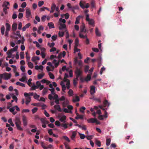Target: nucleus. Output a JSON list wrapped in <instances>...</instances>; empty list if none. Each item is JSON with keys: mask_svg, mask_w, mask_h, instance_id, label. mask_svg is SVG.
<instances>
[{"mask_svg": "<svg viewBox=\"0 0 149 149\" xmlns=\"http://www.w3.org/2000/svg\"><path fill=\"white\" fill-rule=\"evenodd\" d=\"M68 77V74L65 73L63 81H62L60 83V84L62 88V90L64 92L66 90V88L68 89H69L70 88V81L67 79Z\"/></svg>", "mask_w": 149, "mask_h": 149, "instance_id": "obj_1", "label": "nucleus"}, {"mask_svg": "<svg viewBox=\"0 0 149 149\" xmlns=\"http://www.w3.org/2000/svg\"><path fill=\"white\" fill-rule=\"evenodd\" d=\"M18 48V46L16 45L14 48L8 50L7 53V54L8 55L7 57L8 58H14L15 57V54H13V53L14 52L17 51Z\"/></svg>", "mask_w": 149, "mask_h": 149, "instance_id": "obj_2", "label": "nucleus"}, {"mask_svg": "<svg viewBox=\"0 0 149 149\" xmlns=\"http://www.w3.org/2000/svg\"><path fill=\"white\" fill-rule=\"evenodd\" d=\"M59 22L60 25V26L59 27V29L62 30L64 29L65 30L66 29V26L65 24V23L66 22L65 19L62 18H60L59 20Z\"/></svg>", "mask_w": 149, "mask_h": 149, "instance_id": "obj_3", "label": "nucleus"}, {"mask_svg": "<svg viewBox=\"0 0 149 149\" xmlns=\"http://www.w3.org/2000/svg\"><path fill=\"white\" fill-rule=\"evenodd\" d=\"M94 109H95V110H96V111H94V116H95L96 114H97L99 115L101 114V111L100 109H101L102 110L106 111V109L103 108L102 106H95L94 107Z\"/></svg>", "mask_w": 149, "mask_h": 149, "instance_id": "obj_4", "label": "nucleus"}, {"mask_svg": "<svg viewBox=\"0 0 149 149\" xmlns=\"http://www.w3.org/2000/svg\"><path fill=\"white\" fill-rule=\"evenodd\" d=\"M10 3L8 1H5L3 2L2 6L3 7V11L5 14H7L8 13L7 10L9 9V6H10Z\"/></svg>", "mask_w": 149, "mask_h": 149, "instance_id": "obj_5", "label": "nucleus"}, {"mask_svg": "<svg viewBox=\"0 0 149 149\" xmlns=\"http://www.w3.org/2000/svg\"><path fill=\"white\" fill-rule=\"evenodd\" d=\"M11 76V75L10 73H4L3 74H0V77L1 78H3L4 79L6 80L9 79Z\"/></svg>", "mask_w": 149, "mask_h": 149, "instance_id": "obj_6", "label": "nucleus"}, {"mask_svg": "<svg viewBox=\"0 0 149 149\" xmlns=\"http://www.w3.org/2000/svg\"><path fill=\"white\" fill-rule=\"evenodd\" d=\"M6 30L5 33V36L8 37V36L9 32L10 30L11 26L8 23H6Z\"/></svg>", "mask_w": 149, "mask_h": 149, "instance_id": "obj_7", "label": "nucleus"}, {"mask_svg": "<svg viewBox=\"0 0 149 149\" xmlns=\"http://www.w3.org/2000/svg\"><path fill=\"white\" fill-rule=\"evenodd\" d=\"M59 121L63 123H65L66 117L65 115L63 114H60L58 115Z\"/></svg>", "mask_w": 149, "mask_h": 149, "instance_id": "obj_8", "label": "nucleus"}, {"mask_svg": "<svg viewBox=\"0 0 149 149\" xmlns=\"http://www.w3.org/2000/svg\"><path fill=\"white\" fill-rule=\"evenodd\" d=\"M24 95L26 97V101L25 103L27 105L31 101V97L29 94L26 93H24Z\"/></svg>", "mask_w": 149, "mask_h": 149, "instance_id": "obj_9", "label": "nucleus"}, {"mask_svg": "<svg viewBox=\"0 0 149 149\" xmlns=\"http://www.w3.org/2000/svg\"><path fill=\"white\" fill-rule=\"evenodd\" d=\"M86 20L88 22V24L90 26H92L93 25V20L89 18V15L88 14H86Z\"/></svg>", "mask_w": 149, "mask_h": 149, "instance_id": "obj_10", "label": "nucleus"}, {"mask_svg": "<svg viewBox=\"0 0 149 149\" xmlns=\"http://www.w3.org/2000/svg\"><path fill=\"white\" fill-rule=\"evenodd\" d=\"M26 17L28 18V20H29V18L31 17V11L29 8H26Z\"/></svg>", "mask_w": 149, "mask_h": 149, "instance_id": "obj_11", "label": "nucleus"}, {"mask_svg": "<svg viewBox=\"0 0 149 149\" xmlns=\"http://www.w3.org/2000/svg\"><path fill=\"white\" fill-rule=\"evenodd\" d=\"M93 70V68H92L91 69L88 71L89 74L88 75L87 77L86 78L85 80L88 81L90 80L91 78V74L92 73Z\"/></svg>", "mask_w": 149, "mask_h": 149, "instance_id": "obj_12", "label": "nucleus"}, {"mask_svg": "<svg viewBox=\"0 0 149 149\" xmlns=\"http://www.w3.org/2000/svg\"><path fill=\"white\" fill-rule=\"evenodd\" d=\"M82 73V71L80 69L77 68L75 71V73L76 75V78L78 77L81 75Z\"/></svg>", "mask_w": 149, "mask_h": 149, "instance_id": "obj_13", "label": "nucleus"}, {"mask_svg": "<svg viewBox=\"0 0 149 149\" xmlns=\"http://www.w3.org/2000/svg\"><path fill=\"white\" fill-rule=\"evenodd\" d=\"M7 108L8 109H9L10 111L12 113L13 115H14L16 114L17 112L14 111L15 110V107L10 108L9 106H8L7 107Z\"/></svg>", "mask_w": 149, "mask_h": 149, "instance_id": "obj_14", "label": "nucleus"}, {"mask_svg": "<svg viewBox=\"0 0 149 149\" xmlns=\"http://www.w3.org/2000/svg\"><path fill=\"white\" fill-rule=\"evenodd\" d=\"M48 97L49 99L51 100L52 99H56L58 98V96L55 93L54 94H49L48 95Z\"/></svg>", "mask_w": 149, "mask_h": 149, "instance_id": "obj_15", "label": "nucleus"}, {"mask_svg": "<svg viewBox=\"0 0 149 149\" xmlns=\"http://www.w3.org/2000/svg\"><path fill=\"white\" fill-rule=\"evenodd\" d=\"M107 113L106 111H104V115H99V116L98 117V118L100 120H103V117H104L105 118H107L108 116L107 115Z\"/></svg>", "mask_w": 149, "mask_h": 149, "instance_id": "obj_16", "label": "nucleus"}, {"mask_svg": "<svg viewBox=\"0 0 149 149\" xmlns=\"http://www.w3.org/2000/svg\"><path fill=\"white\" fill-rule=\"evenodd\" d=\"M67 6L68 7V8L71 10L74 13H75V9L74 7V6H72L70 3H68L67 5Z\"/></svg>", "mask_w": 149, "mask_h": 149, "instance_id": "obj_17", "label": "nucleus"}, {"mask_svg": "<svg viewBox=\"0 0 149 149\" xmlns=\"http://www.w3.org/2000/svg\"><path fill=\"white\" fill-rule=\"evenodd\" d=\"M15 122L16 125H21V122L20 120V118L19 117H15Z\"/></svg>", "mask_w": 149, "mask_h": 149, "instance_id": "obj_18", "label": "nucleus"}, {"mask_svg": "<svg viewBox=\"0 0 149 149\" xmlns=\"http://www.w3.org/2000/svg\"><path fill=\"white\" fill-rule=\"evenodd\" d=\"M22 121L24 125V126H26L27 123V119L26 117L24 115L22 116Z\"/></svg>", "mask_w": 149, "mask_h": 149, "instance_id": "obj_19", "label": "nucleus"}, {"mask_svg": "<svg viewBox=\"0 0 149 149\" xmlns=\"http://www.w3.org/2000/svg\"><path fill=\"white\" fill-rule=\"evenodd\" d=\"M84 33L79 32V37L82 38H87V36Z\"/></svg>", "mask_w": 149, "mask_h": 149, "instance_id": "obj_20", "label": "nucleus"}, {"mask_svg": "<svg viewBox=\"0 0 149 149\" xmlns=\"http://www.w3.org/2000/svg\"><path fill=\"white\" fill-rule=\"evenodd\" d=\"M31 24L29 23L26 24L24 26L22 29V31H26V29L28 28L31 26Z\"/></svg>", "mask_w": 149, "mask_h": 149, "instance_id": "obj_21", "label": "nucleus"}, {"mask_svg": "<svg viewBox=\"0 0 149 149\" xmlns=\"http://www.w3.org/2000/svg\"><path fill=\"white\" fill-rule=\"evenodd\" d=\"M61 127H63L62 129L64 130L67 129L68 127V125L65 123H63L61 124Z\"/></svg>", "mask_w": 149, "mask_h": 149, "instance_id": "obj_22", "label": "nucleus"}, {"mask_svg": "<svg viewBox=\"0 0 149 149\" xmlns=\"http://www.w3.org/2000/svg\"><path fill=\"white\" fill-rule=\"evenodd\" d=\"M69 102L68 99H67L64 100L62 103L63 106V107H66L69 104Z\"/></svg>", "mask_w": 149, "mask_h": 149, "instance_id": "obj_23", "label": "nucleus"}, {"mask_svg": "<svg viewBox=\"0 0 149 149\" xmlns=\"http://www.w3.org/2000/svg\"><path fill=\"white\" fill-rule=\"evenodd\" d=\"M17 24L15 23L14 22L13 23L12 26V29L13 31H15L17 29Z\"/></svg>", "mask_w": 149, "mask_h": 149, "instance_id": "obj_24", "label": "nucleus"}, {"mask_svg": "<svg viewBox=\"0 0 149 149\" xmlns=\"http://www.w3.org/2000/svg\"><path fill=\"white\" fill-rule=\"evenodd\" d=\"M53 64H54V66L56 67L58 66L59 63V61H57L56 59H54L52 61Z\"/></svg>", "mask_w": 149, "mask_h": 149, "instance_id": "obj_25", "label": "nucleus"}, {"mask_svg": "<svg viewBox=\"0 0 149 149\" xmlns=\"http://www.w3.org/2000/svg\"><path fill=\"white\" fill-rule=\"evenodd\" d=\"M35 68L36 70H40L41 71H42L43 70V67L41 65H37L35 66Z\"/></svg>", "mask_w": 149, "mask_h": 149, "instance_id": "obj_26", "label": "nucleus"}, {"mask_svg": "<svg viewBox=\"0 0 149 149\" xmlns=\"http://www.w3.org/2000/svg\"><path fill=\"white\" fill-rule=\"evenodd\" d=\"M95 33L96 36L98 37H100L101 36V33L99 31L98 28L96 27L95 29Z\"/></svg>", "mask_w": 149, "mask_h": 149, "instance_id": "obj_27", "label": "nucleus"}, {"mask_svg": "<svg viewBox=\"0 0 149 149\" xmlns=\"http://www.w3.org/2000/svg\"><path fill=\"white\" fill-rule=\"evenodd\" d=\"M39 60V58L38 56H34L32 58H31V61H32L35 62L36 64H37L36 63V60Z\"/></svg>", "mask_w": 149, "mask_h": 149, "instance_id": "obj_28", "label": "nucleus"}, {"mask_svg": "<svg viewBox=\"0 0 149 149\" xmlns=\"http://www.w3.org/2000/svg\"><path fill=\"white\" fill-rule=\"evenodd\" d=\"M77 134V133L75 131H73L72 133V135L71 136V139L73 140H74V139Z\"/></svg>", "mask_w": 149, "mask_h": 149, "instance_id": "obj_29", "label": "nucleus"}, {"mask_svg": "<svg viewBox=\"0 0 149 149\" xmlns=\"http://www.w3.org/2000/svg\"><path fill=\"white\" fill-rule=\"evenodd\" d=\"M77 116L75 117V119H83L84 116L83 115H79L78 113H77Z\"/></svg>", "mask_w": 149, "mask_h": 149, "instance_id": "obj_30", "label": "nucleus"}, {"mask_svg": "<svg viewBox=\"0 0 149 149\" xmlns=\"http://www.w3.org/2000/svg\"><path fill=\"white\" fill-rule=\"evenodd\" d=\"M54 108L56 109L58 111L61 112V109L60 106L58 105H56L54 106Z\"/></svg>", "mask_w": 149, "mask_h": 149, "instance_id": "obj_31", "label": "nucleus"}, {"mask_svg": "<svg viewBox=\"0 0 149 149\" xmlns=\"http://www.w3.org/2000/svg\"><path fill=\"white\" fill-rule=\"evenodd\" d=\"M86 30L85 28V25H83L82 27L81 28L80 31V32L86 33Z\"/></svg>", "mask_w": 149, "mask_h": 149, "instance_id": "obj_32", "label": "nucleus"}, {"mask_svg": "<svg viewBox=\"0 0 149 149\" xmlns=\"http://www.w3.org/2000/svg\"><path fill=\"white\" fill-rule=\"evenodd\" d=\"M10 95L12 97V98L15 100V101L17 102V99L16 96L14 95V94L12 93H10Z\"/></svg>", "mask_w": 149, "mask_h": 149, "instance_id": "obj_33", "label": "nucleus"}, {"mask_svg": "<svg viewBox=\"0 0 149 149\" xmlns=\"http://www.w3.org/2000/svg\"><path fill=\"white\" fill-rule=\"evenodd\" d=\"M48 26L49 29L54 28V24L52 22L49 23L48 24Z\"/></svg>", "mask_w": 149, "mask_h": 149, "instance_id": "obj_34", "label": "nucleus"}, {"mask_svg": "<svg viewBox=\"0 0 149 149\" xmlns=\"http://www.w3.org/2000/svg\"><path fill=\"white\" fill-rule=\"evenodd\" d=\"M28 65L29 67L30 68H33V64L31 62L28 61Z\"/></svg>", "mask_w": 149, "mask_h": 149, "instance_id": "obj_35", "label": "nucleus"}, {"mask_svg": "<svg viewBox=\"0 0 149 149\" xmlns=\"http://www.w3.org/2000/svg\"><path fill=\"white\" fill-rule=\"evenodd\" d=\"M44 75L45 74L44 73L39 74L38 75V78L39 79H41L43 78Z\"/></svg>", "mask_w": 149, "mask_h": 149, "instance_id": "obj_36", "label": "nucleus"}, {"mask_svg": "<svg viewBox=\"0 0 149 149\" xmlns=\"http://www.w3.org/2000/svg\"><path fill=\"white\" fill-rule=\"evenodd\" d=\"M44 29V28L42 26H40L38 30V32L39 33H41L40 31L43 30Z\"/></svg>", "mask_w": 149, "mask_h": 149, "instance_id": "obj_37", "label": "nucleus"}, {"mask_svg": "<svg viewBox=\"0 0 149 149\" xmlns=\"http://www.w3.org/2000/svg\"><path fill=\"white\" fill-rule=\"evenodd\" d=\"M48 90V89L47 88H44V89L42 93V95H44L46 94V93H47Z\"/></svg>", "mask_w": 149, "mask_h": 149, "instance_id": "obj_38", "label": "nucleus"}, {"mask_svg": "<svg viewBox=\"0 0 149 149\" xmlns=\"http://www.w3.org/2000/svg\"><path fill=\"white\" fill-rule=\"evenodd\" d=\"M95 143L96 145L98 147L100 146L101 145V143L100 141L96 139L95 141Z\"/></svg>", "mask_w": 149, "mask_h": 149, "instance_id": "obj_39", "label": "nucleus"}, {"mask_svg": "<svg viewBox=\"0 0 149 149\" xmlns=\"http://www.w3.org/2000/svg\"><path fill=\"white\" fill-rule=\"evenodd\" d=\"M46 69L47 70L48 72H49L50 71H52L53 70L54 68V67H53V68H52V67L50 68V67H49V66H47L46 67Z\"/></svg>", "mask_w": 149, "mask_h": 149, "instance_id": "obj_40", "label": "nucleus"}, {"mask_svg": "<svg viewBox=\"0 0 149 149\" xmlns=\"http://www.w3.org/2000/svg\"><path fill=\"white\" fill-rule=\"evenodd\" d=\"M65 70H66V71H68V70L66 68V66H64L62 68L61 70L60 71V72L61 73H62V71H64Z\"/></svg>", "mask_w": 149, "mask_h": 149, "instance_id": "obj_41", "label": "nucleus"}, {"mask_svg": "<svg viewBox=\"0 0 149 149\" xmlns=\"http://www.w3.org/2000/svg\"><path fill=\"white\" fill-rule=\"evenodd\" d=\"M103 104L104 105L105 107H106V106H107L108 107L109 105V104L107 100H105L104 101Z\"/></svg>", "mask_w": 149, "mask_h": 149, "instance_id": "obj_42", "label": "nucleus"}, {"mask_svg": "<svg viewBox=\"0 0 149 149\" xmlns=\"http://www.w3.org/2000/svg\"><path fill=\"white\" fill-rule=\"evenodd\" d=\"M8 122L12 126L14 127V124L13 123L11 118L9 119L8 120Z\"/></svg>", "mask_w": 149, "mask_h": 149, "instance_id": "obj_43", "label": "nucleus"}, {"mask_svg": "<svg viewBox=\"0 0 149 149\" xmlns=\"http://www.w3.org/2000/svg\"><path fill=\"white\" fill-rule=\"evenodd\" d=\"M1 33L2 35H3L4 34L5 31V27L4 26L1 27Z\"/></svg>", "mask_w": 149, "mask_h": 149, "instance_id": "obj_44", "label": "nucleus"}, {"mask_svg": "<svg viewBox=\"0 0 149 149\" xmlns=\"http://www.w3.org/2000/svg\"><path fill=\"white\" fill-rule=\"evenodd\" d=\"M97 61L98 63V67H100L102 65L101 58H98L97 60Z\"/></svg>", "mask_w": 149, "mask_h": 149, "instance_id": "obj_45", "label": "nucleus"}, {"mask_svg": "<svg viewBox=\"0 0 149 149\" xmlns=\"http://www.w3.org/2000/svg\"><path fill=\"white\" fill-rule=\"evenodd\" d=\"M86 109V108L85 107H82L81 108L79 109L80 111L82 113H84V111Z\"/></svg>", "mask_w": 149, "mask_h": 149, "instance_id": "obj_46", "label": "nucleus"}, {"mask_svg": "<svg viewBox=\"0 0 149 149\" xmlns=\"http://www.w3.org/2000/svg\"><path fill=\"white\" fill-rule=\"evenodd\" d=\"M47 45L49 46L50 48L54 47V46L55 45V43L54 42H52L51 43H50L49 42H48L47 43Z\"/></svg>", "mask_w": 149, "mask_h": 149, "instance_id": "obj_47", "label": "nucleus"}, {"mask_svg": "<svg viewBox=\"0 0 149 149\" xmlns=\"http://www.w3.org/2000/svg\"><path fill=\"white\" fill-rule=\"evenodd\" d=\"M16 84L17 85H19L20 86H23V87H25V85L24 84L22 83H21L19 81H18L16 83Z\"/></svg>", "mask_w": 149, "mask_h": 149, "instance_id": "obj_48", "label": "nucleus"}, {"mask_svg": "<svg viewBox=\"0 0 149 149\" xmlns=\"http://www.w3.org/2000/svg\"><path fill=\"white\" fill-rule=\"evenodd\" d=\"M81 17V16H79L76 18L75 22V24H78L79 23V21L80 20L79 18Z\"/></svg>", "mask_w": 149, "mask_h": 149, "instance_id": "obj_49", "label": "nucleus"}, {"mask_svg": "<svg viewBox=\"0 0 149 149\" xmlns=\"http://www.w3.org/2000/svg\"><path fill=\"white\" fill-rule=\"evenodd\" d=\"M79 100V97L77 96H75V98L73 100V101L74 102H78Z\"/></svg>", "mask_w": 149, "mask_h": 149, "instance_id": "obj_50", "label": "nucleus"}, {"mask_svg": "<svg viewBox=\"0 0 149 149\" xmlns=\"http://www.w3.org/2000/svg\"><path fill=\"white\" fill-rule=\"evenodd\" d=\"M27 79L26 77H22L21 79H19V80L22 82H24L25 81H26Z\"/></svg>", "mask_w": 149, "mask_h": 149, "instance_id": "obj_51", "label": "nucleus"}, {"mask_svg": "<svg viewBox=\"0 0 149 149\" xmlns=\"http://www.w3.org/2000/svg\"><path fill=\"white\" fill-rule=\"evenodd\" d=\"M79 134L80 135V138L81 139H84L85 138V137H86L84 134L79 133Z\"/></svg>", "mask_w": 149, "mask_h": 149, "instance_id": "obj_52", "label": "nucleus"}, {"mask_svg": "<svg viewBox=\"0 0 149 149\" xmlns=\"http://www.w3.org/2000/svg\"><path fill=\"white\" fill-rule=\"evenodd\" d=\"M111 142V139H107L106 140V144L107 146L109 145Z\"/></svg>", "mask_w": 149, "mask_h": 149, "instance_id": "obj_53", "label": "nucleus"}, {"mask_svg": "<svg viewBox=\"0 0 149 149\" xmlns=\"http://www.w3.org/2000/svg\"><path fill=\"white\" fill-rule=\"evenodd\" d=\"M37 86L34 84H33L31 86V89L32 90H35L36 89H37Z\"/></svg>", "mask_w": 149, "mask_h": 149, "instance_id": "obj_54", "label": "nucleus"}, {"mask_svg": "<svg viewBox=\"0 0 149 149\" xmlns=\"http://www.w3.org/2000/svg\"><path fill=\"white\" fill-rule=\"evenodd\" d=\"M24 42V40H19L17 41H16L15 43L17 44H20V43H22V44H23Z\"/></svg>", "mask_w": 149, "mask_h": 149, "instance_id": "obj_55", "label": "nucleus"}, {"mask_svg": "<svg viewBox=\"0 0 149 149\" xmlns=\"http://www.w3.org/2000/svg\"><path fill=\"white\" fill-rule=\"evenodd\" d=\"M79 41L77 38L75 39V47H77L79 44Z\"/></svg>", "mask_w": 149, "mask_h": 149, "instance_id": "obj_56", "label": "nucleus"}, {"mask_svg": "<svg viewBox=\"0 0 149 149\" xmlns=\"http://www.w3.org/2000/svg\"><path fill=\"white\" fill-rule=\"evenodd\" d=\"M49 75L50 77V78L52 79H54V77L53 74L52 73L49 72Z\"/></svg>", "mask_w": 149, "mask_h": 149, "instance_id": "obj_57", "label": "nucleus"}, {"mask_svg": "<svg viewBox=\"0 0 149 149\" xmlns=\"http://www.w3.org/2000/svg\"><path fill=\"white\" fill-rule=\"evenodd\" d=\"M22 24L21 22H19L18 24V29L19 30L22 29Z\"/></svg>", "mask_w": 149, "mask_h": 149, "instance_id": "obj_58", "label": "nucleus"}, {"mask_svg": "<svg viewBox=\"0 0 149 149\" xmlns=\"http://www.w3.org/2000/svg\"><path fill=\"white\" fill-rule=\"evenodd\" d=\"M94 123H96L97 125L100 124V121L95 118H94Z\"/></svg>", "mask_w": 149, "mask_h": 149, "instance_id": "obj_59", "label": "nucleus"}, {"mask_svg": "<svg viewBox=\"0 0 149 149\" xmlns=\"http://www.w3.org/2000/svg\"><path fill=\"white\" fill-rule=\"evenodd\" d=\"M41 123L43 124H46L47 123V121L43 118H42L40 120Z\"/></svg>", "mask_w": 149, "mask_h": 149, "instance_id": "obj_60", "label": "nucleus"}, {"mask_svg": "<svg viewBox=\"0 0 149 149\" xmlns=\"http://www.w3.org/2000/svg\"><path fill=\"white\" fill-rule=\"evenodd\" d=\"M105 70V68H104V67H102L100 70V74L101 75H102L103 73V71H104Z\"/></svg>", "mask_w": 149, "mask_h": 149, "instance_id": "obj_61", "label": "nucleus"}, {"mask_svg": "<svg viewBox=\"0 0 149 149\" xmlns=\"http://www.w3.org/2000/svg\"><path fill=\"white\" fill-rule=\"evenodd\" d=\"M59 99L60 100L64 101L67 98L65 97L64 96H62L61 97L59 98Z\"/></svg>", "mask_w": 149, "mask_h": 149, "instance_id": "obj_62", "label": "nucleus"}, {"mask_svg": "<svg viewBox=\"0 0 149 149\" xmlns=\"http://www.w3.org/2000/svg\"><path fill=\"white\" fill-rule=\"evenodd\" d=\"M56 51V48L55 47H52L51 49H50L49 50V51L50 52H55Z\"/></svg>", "mask_w": 149, "mask_h": 149, "instance_id": "obj_63", "label": "nucleus"}, {"mask_svg": "<svg viewBox=\"0 0 149 149\" xmlns=\"http://www.w3.org/2000/svg\"><path fill=\"white\" fill-rule=\"evenodd\" d=\"M68 93L70 96H72L73 94V91L71 89H69Z\"/></svg>", "mask_w": 149, "mask_h": 149, "instance_id": "obj_64", "label": "nucleus"}]
</instances>
